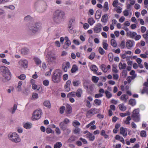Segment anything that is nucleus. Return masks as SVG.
<instances>
[{
	"instance_id": "nucleus-1",
	"label": "nucleus",
	"mask_w": 148,
	"mask_h": 148,
	"mask_svg": "<svg viewBox=\"0 0 148 148\" xmlns=\"http://www.w3.org/2000/svg\"><path fill=\"white\" fill-rule=\"evenodd\" d=\"M34 7L38 12H42L46 10L47 8L46 3L42 0H38L34 3Z\"/></svg>"
},
{
	"instance_id": "nucleus-2",
	"label": "nucleus",
	"mask_w": 148,
	"mask_h": 148,
	"mask_svg": "<svg viewBox=\"0 0 148 148\" xmlns=\"http://www.w3.org/2000/svg\"><path fill=\"white\" fill-rule=\"evenodd\" d=\"M65 12L60 10H56L53 14V20L57 23H59L62 19L65 18Z\"/></svg>"
},
{
	"instance_id": "nucleus-3",
	"label": "nucleus",
	"mask_w": 148,
	"mask_h": 148,
	"mask_svg": "<svg viewBox=\"0 0 148 148\" xmlns=\"http://www.w3.org/2000/svg\"><path fill=\"white\" fill-rule=\"evenodd\" d=\"M29 29L33 33H36L41 29L42 24L39 22L34 23H30L28 25Z\"/></svg>"
},
{
	"instance_id": "nucleus-4",
	"label": "nucleus",
	"mask_w": 148,
	"mask_h": 148,
	"mask_svg": "<svg viewBox=\"0 0 148 148\" xmlns=\"http://www.w3.org/2000/svg\"><path fill=\"white\" fill-rule=\"evenodd\" d=\"M61 73V71L59 69L56 70L53 72L52 79L54 83H57L60 82Z\"/></svg>"
},
{
	"instance_id": "nucleus-5",
	"label": "nucleus",
	"mask_w": 148,
	"mask_h": 148,
	"mask_svg": "<svg viewBox=\"0 0 148 148\" xmlns=\"http://www.w3.org/2000/svg\"><path fill=\"white\" fill-rule=\"evenodd\" d=\"M8 137L9 139L13 142L17 143L21 141L19 135L16 133H10L9 134Z\"/></svg>"
},
{
	"instance_id": "nucleus-6",
	"label": "nucleus",
	"mask_w": 148,
	"mask_h": 148,
	"mask_svg": "<svg viewBox=\"0 0 148 148\" xmlns=\"http://www.w3.org/2000/svg\"><path fill=\"white\" fill-rule=\"evenodd\" d=\"M42 113V110L38 109L34 112L32 117L33 121H35L39 119L41 116Z\"/></svg>"
},
{
	"instance_id": "nucleus-7",
	"label": "nucleus",
	"mask_w": 148,
	"mask_h": 148,
	"mask_svg": "<svg viewBox=\"0 0 148 148\" xmlns=\"http://www.w3.org/2000/svg\"><path fill=\"white\" fill-rule=\"evenodd\" d=\"M139 111V109H136L132 112L131 116L133 118V120L135 122H138L140 120Z\"/></svg>"
},
{
	"instance_id": "nucleus-8",
	"label": "nucleus",
	"mask_w": 148,
	"mask_h": 148,
	"mask_svg": "<svg viewBox=\"0 0 148 148\" xmlns=\"http://www.w3.org/2000/svg\"><path fill=\"white\" fill-rule=\"evenodd\" d=\"M46 57L48 58V62L49 64H56V56L53 55L50 56L47 55L46 56Z\"/></svg>"
},
{
	"instance_id": "nucleus-9",
	"label": "nucleus",
	"mask_w": 148,
	"mask_h": 148,
	"mask_svg": "<svg viewBox=\"0 0 148 148\" xmlns=\"http://www.w3.org/2000/svg\"><path fill=\"white\" fill-rule=\"evenodd\" d=\"M3 76L4 78H2V80L4 83L7 82L11 78V74L10 71L3 73Z\"/></svg>"
},
{
	"instance_id": "nucleus-10",
	"label": "nucleus",
	"mask_w": 148,
	"mask_h": 148,
	"mask_svg": "<svg viewBox=\"0 0 148 148\" xmlns=\"http://www.w3.org/2000/svg\"><path fill=\"white\" fill-rule=\"evenodd\" d=\"M102 25L101 23H98L96 24L93 28V30L95 33L100 32L101 30Z\"/></svg>"
},
{
	"instance_id": "nucleus-11",
	"label": "nucleus",
	"mask_w": 148,
	"mask_h": 148,
	"mask_svg": "<svg viewBox=\"0 0 148 148\" xmlns=\"http://www.w3.org/2000/svg\"><path fill=\"white\" fill-rule=\"evenodd\" d=\"M19 65L21 66L23 68H27L28 66V61L26 60H21L19 62Z\"/></svg>"
},
{
	"instance_id": "nucleus-12",
	"label": "nucleus",
	"mask_w": 148,
	"mask_h": 148,
	"mask_svg": "<svg viewBox=\"0 0 148 148\" xmlns=\"http://www.w3.org/2000/svg\"><path fill=\"white\" fill-rule=\"evenodd\" d=\"M134 44V42L132 40H129L127 41L126 43V47L128 49L132 47Z\"/></svg>"
},
{
	"instance_id": "nucleus-13",
	"label": "nucleus",
	"mask_w": 148,
	"mask_h": 148,
	"mask_svg": "<svg viewBox=\"0 0 148 148\" xmlns=\"http://www.w3.org/2000/svg\"><path fill=\"white\" fill-rule=\"evenodd\" d=\"M86 137L89 139L90 141H92L95 139V137L94 135L92 134L90 132L87 133L85 135Z\"/></svg>"
},
{
	"instance_id": "nucleus-14",
	"label": "nucleus",
	"mask_w": 148,
	"mask_h": 148,
	"mask_svg": "<svg viewBox=\"0 0 148 148\" xmlns=\"http://www.w3.org/2000/svg\"><path fill=\"white\" fill-rule=\"evenodd\" d=\"M137 35V33L135 32L129 31L126 33V36L131 38H133Z\"/></svg>"
},
{
	"instance_id": "nucleus-15",
	"label": "nucleus",
	"mask_w": 148,
	"mask_h": 148,
	"mask_svg": "<svg viewBox=\"0 0 148 148\" xmlns=\"http://www.w3.org/2000/svg\"><path fill=\"white\" fill-rule=\"evenodd\" d=\"M126 128H124L123 127H121L120 128V133L124 137H125L127 135V133L126 131Z\"/></svg>"
},
{
	"instance_id": "nucleus-16",
	"label": "nucleus",
	"mask_w": 148,
	"mask_h": 148,
	"mask_svg": "<svg viewBox=\"0 0 148 148\" xmlns=\"http://www.w3.org/2000/svg\"><path fill=\"white\" fill-rule=\"evenodd\" d=\"M97 109L95 108H92L87 112V116H89L91 114H94L97 112Z\"/></svg>"
},
{
	"instance_id": "nucleus-17",
	"label": "nucleus",
	"mask_w": 148,
	"mask_h": 148,
	"mask_svg": "<svg viewBox=\"0 0 148 148\" xmlns=\"http://www.w3.org/2000/svg\"><path fill=\"white\" fill-rule=\"evenodd\" d=\"M71 83V81L70 80H68L66 82L65 85L64 86L65 90L67 92L70 90V86Z\"/></svg>"
},
{
	"instance_id": "nucleus-18",
	"label": "nucleus",
	"mask_w": 148,
	"mask_h": 148,
	"mask_svg": "<svg viewBox=\"0 0 148 148\" xmlns=\"http://www.w3.org/2000/svg\"><path fill=\"white\" fill-rule=\"evenodd\" d=\"M65 112L67 114H70L71 113L72 107L69 104L66 105Z\"/></svg>"
},
{
	"instance_id": "nucleus-19",
	"label": "nucleus",
	"mask_w": 148,
	"mask_h": 148,
	"mask_svg": "<svg viewBox=\"0 0 148 148\" xmlns=\"http://www.w3.org/2000/svg\"><path fill=\"white\" fill-rule=\"evenodd\" d=\"M0 70L3 73L10 71L9 69L5 66H2L0 67Z\"/></svg>"
},
{
	"instance_id": "nucleus-20",
	"label": "nucleus",
	"mask_w": 148,
	"mask_h": 148,
	"mask_svg": "<svg viewBox=\"0 0 148 148\" xmlns=\"http://www.w3.org/2000/svg\"><path fill=\"white\" fill-rule=\"evenodd\" d=\"M59 126L62 130L64 131L66 129L67 125L64 123L62 122L60 123Z\"/></svg>"
},
{
	"instance_id": "nucleus-21",
	"label": "nucleus",
	"mask_w": 148,
	"mask_h": 148,
	"mask_svg": "<svg viewBox=\"0 0 148 148\" xmlns=\"http://www.w3.org/2000/svg\"><path fill=\"white\" fill-rule=\"evenodd\" d=\"M32 124L30 122H27L24 124L23 127L26 129H29L31 128Z\"/></svg>"
},
{
	"instance_id": "nucleus-22",
	"label": "nucleus",
	"mask_w": 148,
	"mask_h": 148,
	"mask_svg": "<svg viewBox=\"0 0 148 148\" xmlns=\"http://www.w3.org/2000/svg\"><path fill=\"white\" fill-rule=\"evenodd\" d=\"M82 93V89L81 88H79L77 90L76 92H75L76 96L79 98L81 97Z\"/></svg>"
},
{
	"instance_id": "nucleus-23",
	"label": "nucleus",
	"mask_w": 148,
	"mask_h": 148,
	"mask_svg": "<svg viewBox=\"0 0 148 148\" xmlns=\"http://www.w3.org/2000/svg\"><path fill=\"white\" fill-rule=\"evenodd\" d=\"M17 105L14 104L12 107L9 109V111L12 114H13L15 113V111L17 109Z\"/></svg>"
},
{
	"instance_id": "nucleus-24",
	"label": "nucleus",
	"mask_w": 148,
	"mask_h": 148,
	"mask_svg": "<svg viewBox=\"0 0 148 148\" xmlns=\"http://www.w3.org/2000/svg\"><path fill=\"white\" fill-rule=\"evenodd\" d=\"M128 98V96L126 95H122L120 97V99L121 101H124V102H126Z\"/></svg>"
},
{
	"instance_id": "nucleus-25",
	"label": "nucleus",
	"mask_w": 148,
	"mask_h": 148,
	"mask_svg": "<svg viewBox=\"0 0 148 148\" xmlns=\"http://www.w3.org/2000/svg\"><path fill=\"white\" fill-rule=\"evenodd\" d=\"M81 83V82L79 80H73L72 82L73 85L75 87L79 86Z\"/></svg>"
},
{
	"instance_id": "nucleus-26",
	"label": "nucleus",
	"mask_w": 148,
	"mask_h": 148,
	"mask_svg": "<svg viewBox=\"0 0 148 148\" xmlns=\"http://www.w3.org/2000/svg\"><path fill=\"white\" fill-rule=\"evenodd\" d=\"M70 63L69 62H67L65 66H63V69L65 72H66L67 71V69L70 68Z\"/></svg>"
},
{
	"instance_id": "nucleus-27",
	"label": "nucleus",
	"mask_w": 148,
	"mask_h": 148,
	"mask_svg": "<svg viewBox=\"0 0 148 148\" xmlns=\"http://www.w3.org/2000/svg\"><path fill=\"white\" fill-rule=\"evenodd\" d=\"M108 16L107 14L102 16L101 19V21L104 23H105L108 21Z\"/></svg>"
},
{
	"instance_id": "nucleus-28",
	"label": "nucleus",
	"mask_w": 148,
	"mask_h": 148,
	"mask_svg": "<svg viewBox=\"0 0 148 148\" xmlns=\"http://www.w3.org/2000/svg\"><path fill=\"white\" fill-rule=\"evenodd\" d=\"M126 66V64L125 63L120 62L119 65V68L120 69H125Z\"/></svg>"
},
{
	"instance_id": "nucleus-29",
	"label": "nucleus",
	"mask_w": 148,
	"mask_h": 148,
	"mask_svg": "<svg viewBox=\"0 0 148 148\" xmlns=\"http://www.w3.org/2000/svg\"><path fill=\"white\" fill-rule=\"evenodd\" d=\"M91 70L94 72H96L98 70V68L97 66L95 65H92L90 67Z\"/></svg>"
},
{
	"instance_id": "nucleus-30",
	"label": "nucleus",
	"mask_w": 148,
	"mask_h": 148,
	"mask_svg": "<svg viewBox=\"0 0 148 148\" xmlns=\"http://www.w3.org/2000/svg\"><path fill=\"white\" fill-rule=\"evenodd\" d=\"M129 104L132 106H135L136 103V101L134 99H130L129 102Z\"/></svg>"
},
{
	"instance_id": "nucleus-31",
	"label": "nucleus",
	"mask_w": 148,
	"mask_h": 148,
	"mask_svg": "<svg viewBox=\"0 0 148 148\" xmlns=\"http://www.w3.org/2000/svg\"><path fill=\"white\" fill-rule=\"evenodd\" d=\"M119 107L120 110L123 111H125L127 109L126 107L122 103L119 104Z\"/></svg>"
},
{
	"instance_id": "nucleus-32",
	"label": "nucleus",
	"mask_w": 148,
	"mask_h": 148,
	"mask_svg": "<svg viewBox=\"0 0 148 148\" xmlns=\"http://www.w3.org/2000/svg\"><path fill=\"white\" fill-rule=\"evenodd\" d=\"M78 70V68L77 66L76 65H74L72 67V69L71 70V72L72 73H73L77 71Z\"/></svg>"
},
{
	"instance_id": "nucleus-33",
	"label": "nucleus",
	"mask_w": 148,
	"mask_h": 148,
	"mask_svg": "<svg viewBox=\"0 0 148 148\" xmlns=\"http://www.w3.org/2000/svg\"><path fill=\"white\" fill-rule=\"evenodd\" d=\"M44 105L45 106L50 108H51V104L49 101H45L43 103Z\"/></svg>"
},
{
	"instance_id": "nucleus-34",
	"label": "nucleus",
	"mask_w": 148,
	"mask_h": 148,
	"mask_svg": "<svg viewBox=\"0 0 148 148\" xmlns=\"http://www.w3.org/2000/svg\"><path fill=\"white\" fill-rule=\"evenodd\" d=\"M76 96L75 92H71L69 93L67 95V97H75Z\"/></svg>"
},
{
	"instance_id": "nucleus-35",
	"label": "nucleus",
	"mask_w": 148,
	"mask_h": 148,
	"mask_svg": "<svg viewBox=\"0 0 148 148\" xmlns=\"http://www.w3.org/2000/svg\"><path fill=\"white\" fill-rule=\"evenodd\" d=\"M71 42L70 41H66L64 44V45L63 46V47L64 49H67L69 46L71 45Z\"/></svg>"
},
{
	"instance_id": "nucleus-36",
	"label": "nucleus",
	"mask_w": 148,
	"mask_h": 148,
	"mask_svg": "<svg viewBox=\"0 0 148 148\" xmlns=\"http://www.w3.org/2000/svg\"><path fill=\"white\" fill-rule=\"evenodd\" d=\"M68 28L69 31L70 33H72L73 32L72 29L73 28V25L72 24L69 23Z\"/></svg>"
},
{
	"instance_id": "nucleus-37",
	"label": "nucleus",
	"mask_w": 148,
	"mask_h": 148,
	"mask_svg": "<svg viewBox=\"0 0 148 148\" xmlns=\"http://www.w3.org/2000/svg\"><path fill=\"white\" fill-rule=\"evenodd\" d=\"M88 22L90 25H92L95 23V21L93 18H90L88 19Z\"/></svg>"
},
{
	"instance_id": "nucleus-38",
	"label": "nucleus",
	"mask_w": 148,
	"mask_h": 148,
	"mask_svg": "<svg viewBox=\"0 0 148 148\" xmlns=\"http://www.w3.org/2000/svg\"><path fill=\"white\" fill-rule=\"evenodd\" d=\"M34 60L36 64L37 65H38L41 63V60L38 58H34Z\"/></svg>"
},
{
	"instance_id": "nucleus-39",
	"label": "nucleus",
	"mask_w": 148,
	"mask_h": 148,
	"mask_svg": "<svg viewBox=\"0 0 148 148\" xmlns=\"http://www.w3.org/2000/svg\"><path fill=\"white\" fill-rule=\"evenodd\" d=\"M29 52V49L27 48H24L21 50V52L23 54H27Z\"/></svg>"
},
{
	"instance_id": "nucleus-40",
	"label": "nucleus",
	"mask_w": 148,
	"mask_h": 148,
	"mask_svg": "<svg viewBox=\"0 0 148 148\" xmlns=\"http://www.w3.org/2000/svg\"><path fill=\"white\" fill-rule=\"evenodd\" d=\"M101 69L104 72H106L108 71V69L106 68V66L104 64H102L101 66Z\"/></svg>"
},
{
	"instance_id": "nucleus-41",
	"label": "nucleus",
	"mask_w": 148,
	"mask_h": 148,
	"mask_svg": "<svg viewBox=\"0 0 148 148\" xmlns=\"http://www.w3.org/2000/svg\"><path fill=\"white\" fill-rule=\"evenodd\" d=\"M105 93L106 97L108 99L112 97V94L111 92L108 90H106L105 91Z\"/></svg>"
},
{
	"instance_id": "nucleus-42",
	"label": "nucleus",
	"mask_w": 148,
	"mask_h": 148,
	"mask_svg": "<svg viewBox=\"0 0 148 148\" xmlns=\"http://www.w3.org/2000/svg\"><path fill=\"white\" fill-rule=\"evenodd\" d=\"M107 40H104L103 42V47L105 50L107 49V47L108 46V45L107 43Z\"/></svg>"
},
{
	"instance_id": "nucleus-43",
	"label": "nucleus",
	"mask_w": 148,
	"mask_h": 148,
	"mask_svg": "<svg viewBox=\"0 0 148 148\" xmlns=\"http://www.w3.org/2000/svg\"><path fill=\"white\" fill-rule=\"evenodd\" d=\"M108 59L110 62H112L113 61V54L112 53H109L108 54Z\"/></svg>"
},
{
	"instance_id": "nucleus-44",
	"label": "nucleus",
	"mask_w": 148,
	"mask_h": 148,
	"mask_svg": "<svg viewBox=\"0 0 148 148\" xmlns=\"http://www.w3.org/2000/svg\"><path fill=\"white\" fill-rule=\"evenodd\" d=\"M131 120V117L130 116H128L126 118V120L124 121L125 124L127 125H129L130 124V121Z\"/></svg>"
},
{
	"instance_id": "nucleus-45",
	"label": "nucleus",
	"mask_w": 148,
	"mask_h": 148,
	"mask_svg": "<svg viewBox=\"0 0 148 148\" xmlns=\"http://www.w3.org/2000/svg\"><path fill=\"white\" fill-rule=\"evenodd\" d=\"M62 145V143L60 142H57L56 144L54 145V148H60Z\"/></svg>"
},
{
	"instance_id": "nucleus-46",
	"label": "nucleus",
	"mask_w": 148,
	"mask_h": 148,
	"mask_svg": "<svg viewBox=\"0 0 148 148\" xmlns=\"http://www.w3.org/2000/svg\"><path fill=\"white\" fill-rule=\"evenodd\" d=\"M111 45L114 47H116L117 46V44L116 41L113 39L111 40L110 41Z\"/></svg>"
},
{
	"instance_id": "nucleus-47",
	"label": "nucleus",
	"mask_w": 148,
	"mask_h": 148,
	"mask_svg": "<svg viewBox=\"0 0 148 148\" xmlns=\"http://www.w3.org/2000/svg\"><path fill=\"white\" fill-rule=\"evenodd\" d=\"M81 131V129L78 127H76L73 130V132L75 134H79Z\"/></svg>"
},
{
	"instance_id": "nucleus-48",
	"label": "nucleus",
	"mask_w": 148,
	"mask_h": 148,
	"mask_svg": "<svg viewBox=\"0 0 148 148\" xmlns=\"http://www.w3.org/2000/svg\"><path fill=\"white\" fill-rule=\"evenodd\" d=\"M108 2H106L104 5V10L105 11H107L108 10Z\"/></svg>"
},
{
	"instance_id": "nucleus-49",
	"label": "nucleus",
	"mask_w": 148,
	"mask_h": 148,
	"mask_svg": "<svg viewBox=\"0 0 148 148\" xmlns=\"http://www.w3.org/2000/svg\"><path fill=\"white\" fill-rule=\"evenodd\" d=\"M119 114L121 117H124L127 116H129L130 115V113L129 112L127 111L125 113H120Z\"/></svg>"
},
{
	"instance_id": "nucleus-50",
	"label": "nucleus",
	"mask_w": 148,
	"mask_h": 148,
	"mask_svg": "<svg viewBox=\"0 0 148 148\" xmlns=\"http://www.w3.org/2000/svg\"><path fill=\"white\" fill-rule=\"evenodd\" d=\"M80 123L79 122L77 121L76 120H74L72 123L73 125L75 127H76V126L77 125H80Z\"/></svg>"
},
{
	"instance_id": "nucleus-51",
	"label": "nucleus",
	"mask_w": 148,
	"mask_h": 148,
	"mask_svg": "<svg viewBox=\"0 0 148 148\" xmlns=\"http://www.w3.org/2000/svg\"><path fill=\"white\" fill-rule=\"evenodd\" d=\"M142 36L146 41L148 39V30L146 31V34H143Z\"/></svg>"
},
{
	"instance_id": "nucleus-52",
	"label": "nucleus",
	"mask_w": 148,
	"mask_h": 148,
	"mask_svg": "<svg viewBox=\"0 0 148 148\" xmlns=\"http://www.w3.org/2000/svg\"><path fill=\"white\" fill-rule=\"evenodd\" d=\"M95 103L97 106H100L101 103V101L100 100L96 99L94 100Z\"/></svg>"
},
{
	"instance_id": "nucleus-53",
	"label": "nucleus",
	"mask_w": 148,
	"mask_h": 148,
	"mask_svg": "<svg viewBox=\"0 0 148 148\" xmlns=\"http://www.w3.org/2000/svg\"><path fill=\"white\" fill-rule=\"evenodd\" d=\"M92 81L95 83H97L98 82L99 78L98 77L93 76L92 78Z\"/></svg>"
},
{
	"instance_id": "nucleus-54",
	"label": "nucleus",
	"mask_w": 148,
	"mask_h": 148,
	"mask_svg": "<svg viewBox=\"0 0 148 148\" xmlns=\"http://www.w3.org/2000/svg\"><path fill=\"white\" fill-rule=\"evenodd\" d=\"M99 53L101 55H103L105 53L104 50L101 47H100L99 49Z\"/></svg>"
},
{
	"instance_id": "nucleus-55",
	"label": "nucleus",
	"mask_w": 148,
	"mask_h": 148,
	"mask_svg": "<svg viewBox=\"0 0 148 148\" xmlns=\"http://www.w3.org/2000/svg\"><path fill=\"white\" fill-rule=\"evenodd\" d=\"M1 62L4 64H6L8 65H9L10 64V62L8 61L5 59H3L1 60Z\"/></svg>"
},
{
	"instance_id": "nucleus-56",
	"label": "nucleus",
	"mask_w": 148,
	"mask_h": 148,
	"mask_svg": "<svg viewBox=\"0 0 148 148\" xmlns=\"http://www.w3.org/2000/svg\"><path fill=\"white\" fill-rule=\"evenodd\" d=\"M65 109V107L64 106H61L60 109V112L61 114H62L64 113V111Z\"/></svg>"
},
{
	"instance_id": "nucleus-57",
	"label": "nucleus",
	"mask_w": 148,
	"mask_h": 148,
	"mask_svg": "<svg viewBox=\"0 0 148 148\" xmlns=\"http://www.w3.org/2000/svg\"><path fill=\"white\" fill-rule=\"evenodd\" d=\"M95 55V53L93 52L91 53L90 55L89 56L88 58L90 60H92L94 58Z\"/></svg>"
},
{
	"instance_id": "nucleus-58",
	"label": "nucleus",
	"mask_w": 148,
	"mask_h": 148,
	"mask_svg": "<svg viewBox=\"0 0 148 148\" xmlns=\"http://www.w3.org/2000/svg\"><path fill=\"white\" fill-rule=\"evenodd\" d=\"M46 132L47 134H49L50 133H54V132L53 131L52 129L50 128H47L46 129Z\"/></svg>"
},
{
	"instance_id": "nucleus-59",
	"label": "nucleus",
	"mask_w": 148,
	"mask_h": 148,
	"mask_svg": "<svg viewBox=\"0 0 148 148\" xmlns=\"http://www.w3.org/2000/svg\"><path fill=\"white\" fill-rule=\"evenodd\" d=\"M75 21V18L74 17H72L69 20V23L70 24H73Z\"/></svg>"
},
{
	"instance_id": "nucleus-60",
	"label": "nucleus",
	"mask_w": 148,
	"mask_h": 148,
	"mask_svg": "<svg viewBox=\"0 0 148 148\" xmlns=\"http://www.w3.org/2000/svg\"><path fill=\"white\" fill-rule=\"evenodd\" d=\"M120 47L122 49H124L125 47V42L124 40H122L120 44Z\"/></svg>"
},
{
	"instance_id": "nucleus-61",
	"label": "nucleus",
	"mask_w": 148,
	"mask_h": 148,
	"mask_svg": "<svg viewBox=\"0 0 148 148\" xmlns=\"http://www.w3.org/2000/svg\"><path fill=\"white\" fill-rule=\"evenodd\" d=\"M112 72L115 73H117L118 72V71L116 69V67H115V65L113 64L112 65Z\"/></svg>"
},
{
	"instance_id": "nucleus-62",
	"label": "nucleus",
	"mask_w": 148,
	"mask_h": 148,
	"mask_svg": "<svg viewBox=\"0 0 148 148\" xmlns=\"http://www.w3.org/2000/svg\"><path fill=\"white\" fill-rule=\"evenodd\" d=\"M146 132L145 131H142L140 133V135L142 137H144L146 136Z\"/></svg>"
},
{
	"instance_id": "nucleus-63",
	"label": "nucleus",
	"mask_w": 148,
	"mask_h": 148,
	"mask_svg": "<svg viewBox=\"0 0 148 148\" xmlns=\"http://www.w3.org/2000/svg\"><path fill=\"white\" fill-rule=\"evenodd\" d=\"M25 75L24 74H22L21 75H20L18 77V78L22 80L25 79Z\"/></svg>"
},
{
	"instance_id": "nucleus-64",
	"label": "nucleus",
	"mask_w": 148,
	"mask_h": 148,
	"mask_svg": "<svg viewBox=\"0 0 148 148\" xmlns=\"http://www.w3.org/2000/svg\"><path fill=\"white\" fill-rule=\"evenodd\" d=\"M118 2V0H114L112 3V5L114 7H116Z\"/></svg>"
}]
</instances>
